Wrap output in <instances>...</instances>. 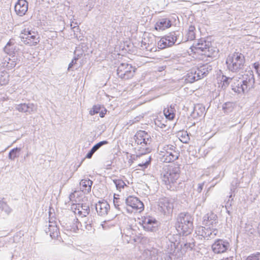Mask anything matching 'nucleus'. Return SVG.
<instances>
[{"mask_svg":"<svg viewBox=\"0 0 260 260\" xmlns=\"http://www.w3.org/2000/svg\"><path fill=\"white\" fill-rule=\"evenodd\" d=\"M101 225L103 230H109L114 226V220L113 219L105 220Z\"/></svg>","mask_w":260,"mask_h":260,"instance_id":"obj_33","label":"nucleus"},{"mask_svg":"<svg viewBox=\"0 0 260 260\" xmlns=\"http://www.w3.org/2000/svg\"><path fill=\"white\" fill-rule=\"evenodd\" d=\"M253 67L255 69L258 76L260 77V63L259 62H255L253 63Z\"/></svg>","mask_w":260,"mask_h":260,"instance_id":"obj_42","label":"nucleus"},{"mask_svg":"<svg viewBox=\"0 0 260 260\" xmlns=\"http://www.w3.org/2000/svg\"><path fill=\"white\" fill-rule=\"evenodd\" d=\"M193 219L192 216L188 214H181L180 217V224L179 228L181 229L183 235H187L191 232L193 228Z\"/></svg>","mask_w":260,"mask_h":260,"instance_id":"obj_9","label":"nucleus"},{"mask_svg":"<svg viewBox=\"0 0 260 260\" xmlns=\"http://www.w3.org/2000/svg\"><path fill=\"white\" fill-rule=\"evenodd\" d=\"M172 26L171 21L168 18H162L157 21L155 24V29L157 31H164Z\"/></svg>","mask_w":260,"mask_h":260,"instance_id":"obj_16","label":"nucleus"},{"mask_svg":"<svg viewBox=\"0 0 260 260\" xmlns=\"http://www.w3.org/2000/svg\"><path fill=\"white\" fill-rule=\"evenodd\" d=\"M136 70L137 68L132 64L123 62L117 67V75L121 79L127 80L134 76Z\"/></svg>","mask_w":260,"mask_h":260,"instance_id":"obj_6","label":"nucleus"},{"mask_svg":"<svg viewBox=\"0 0 260 260\" xmlns=\"http://www.w3.org/2000/svg\"><path fill=\"white\" fill-rule=\"evenodd\" d=\"M94 153V152H93L92 150L90 149V150L86 154V158H91Z\"/></svg>","mask_w":260,"mask_h":260,"instance_id":"obj_49","label":"nucleus"},{"mask_svg":"<svg viewBox=\"0 0 260 260\" xmlns=\"http://www.w3.org/2000/svg\"><path fill=\"white\" fill-rule=\"evenodd\" d=\"M75 212H77L78 214L81 216V217H86L90 212V209L89 205L86 204H78L76 205Z\"/></svg>","mask_w":260,"mask_h":260,"instance_id":"obj_19","label":"nucleus"},{"mask_svg":"<svg viewBox=\"0 0 260 260\" xmlns=\"http://www.w3.org/2000/svg\"><path fill=\"white\" fill-rule=\"evenodd\" d=\"M168 47H169V46L168 45L166 39H165L164 37H162L157 43L158 48L159 49H163Z\"/></svg>","mask_w":260,"mask_h":260,"instance_id":"obj_35","label":"nucleus"},{"mask_svg":"<svg viewBox=\"0 0 260 260\" xmlns=\"http://www.w3.org/2000/svg\"><path fill=\"white\" fill-rule=\"evenodd\" d=\"M17 58L15 56H13L12 58L7 56L3 59L2 64L3 67L6 68L8 70H12L17 64Z\"/></svg>","mask_w":260,"mask_h":260,"instance_id":"obj_20","label":"nucleus"},{"mask_svg":"<svg viewBox=\"0 0 260 260\" xmlns=\"http://www.w3.org/2000/svg\"><path fill=\"white\" fill-rule=\"evenodd\" d=\"M159 159L164 163H169L177 160L179 156V152L176 147L173 145H166L160 150Z\"/></svg>","mask_w":260,"mask_h":260,"instance_id":"obj_4","label":"nucleus"},{"mask_svg":"<svg viewBox=\"0 0 260 260\" xmlns=\"http://www.w3.org/2000/svg\"><path fill=\"white\" fill-rule=\"evenodd\" d=\"M122 200L120 201V198L115 197V207L117 208L118 210H120V206L122 205Z\"/></svg>","mask_w":260,"mask_h":260,"instance_id":"obj_43","label":"nucleus"},{"mask_svg":"<svg viewBox=\"0 0 260 260\" xmlns=\"http://www.w3.org/2000/svg\"><path fill=\"white\" fill-rule=\"evenodd\" d=\"M166 120L164 119V118L161 116H157V117L154 120L155 124L157 126L161 128H164L166 127L167 124Z\"/></svg>","mask_w":260,"mask_h":260,"instance_id":"obj_28","label":"nucleus"},{"mask_svg":"<svg viewBox=\"0 0 260 260\" xmlns=\"http://www.w3.org/2000/svg\"><path fill=\"white\" fill-rule=\"evenodd\" d=\"M93 182L89 179H82L80 182V188L84 193H88L91 191Z\"/></svg>","mask_w":260,"mask_h":260,"instance_id":"obj_23","label":"nucleus"},{"mask_svg":"<svg viewBox=\"0 0 260 260\" xmlns=\"http://www.w3.org/2000/svg\"><path fill=\"white\" fill-rule=\"evenodd\" d=\"M213 233V235L214 236H216L217 235L218 230L216 228H212V229H210V233H208L207 235L206 233H205L204 235L202 234V235L204 237H207L209 236L210 235H211Z\"/></svg>","mask_w":260,"mask_h":260,"instance_id":"obj_41","label":"nucleus"},{"mask_svg":"<svg viewBox=\"0 0 260 260\" xmlns=\"http://www.w3.org/2000/svg\"><path fill=\"white\" fill-rule=\"evenodd\" d=\"M159 206L165 213H171L174 208L173 203L167 199H162L159 202Z\"/></svg>","mask_w":260,"mask_h":260,"instance_id":"obj_18","label":"nucleus"},{"mask_svg":"<svg viewBox=\"0 0 260 260\" xmlns=\"http://www.w3.org/2000/svg\"><path fill=\"white\" fill-rule=\"evenodd\" d=\"M81 221H79L78 219H76V222L80 223L82 228L84 227L87 231H91L92 229L91 226V218L90 219L89 218L81 217Z\"/></svg>","mask_w":260,"mask_h":260,"instance_id":"obj_24","label":"nucleus"},{"mask_svg":"<svg viewBox=\"0 0 260 260\" xmlns=\"http://www.w3.org/2000/svg\"><path fill=\"white\" fill-rule=\"evenodd\" d=\"M196 27L194 25H190L188 27L186 36L187 40H193L196 38Z\"/></svg>","mask_w":260,"mask_h":260,"instance_id":"obj_30","label":"nucleus"},{"mask_svg":"<svg viewBox=\"0 0 260 260\" xmlns=\"http://www.w3.org/2000/svg\"><path fill=\"white\" fill-rule=\"evenodd\" d=\"M21 151L20 148H15L12 149L9 153V158L11 160H14L16 157L19 156V153Z\"/></svg>","mask_w":260,"mask_h":260,"instance_id":"obj_32","label":"nucleus"},{"mask_svg":"<svg viewBox=\"0 0 260 260\" xmlns=\"http://www.w3.org/2000/svg\"><path fill=\"white\" fill-rule=\"evenodd\" d=\"M202 230H204L208 231V228H205V227H204V228H203V227H202Z\"/></svg>","mask_w":260,"mask_h":260,"instance_id":"obj_56","label":"nucleus"},{"mask_svg":"<svg viewBox=\"0 0 260 260\" xmlns=\"http://www.w3.org/2000/svg\"><path fill=\"white\" fill-rule=\"evenodd\" d=\"M151 160V158L149 157L148 160L144 163L139 164V166L142 168L143 169H145L149 165Z\"/></svg>","mask_w":260,"mask_h":260,"instance_id":"obj_45","label":"nucleus"},{"mask_svg":"<svg viewBox=\"0 0 260 260\" xmlns=\"http://www.w3.org/2000/svg\"><path fill=\"white\" fill-rule=\"evenodd\" d=\"M45 232L49 234L50 236L52 239H55L58 237L59 231L58 228L57 227L55 223H52V224H49L47 228L45 229Z\"/></svg>","mask_w":260,"mask_h":260,"instance_id":"obj_21","label":"nucleus"},{"mask_svg":"<svg viewBox=\"0 0 260 260\" xmlns=\"http://www.w3.org/2000/svg\"><path fill=\"white\" fill-rule=\"evenodd\" d=\"M137 149L140 154L149 153L151 150V138L150 135L144 131L138 132L135 136Z\"/></svg>","mask_w":260,"mask_h":260,"instance_id":"obj_2","label":"nucleus"},{"mask_svg":"<svg viewBox=\"0 0 260 260\" xmlns=\"http://www.w3.org/2000/svg\"><path fill=\"white\" fill-rule=\"evenodd\" d=\"M245 62V56L239 52H235L229 55L226 60L228 69L232 72H238L243 70Z\"/></svg>","mask_w":260,"mask_h":260,"instance_id":"obj_3","label":"nucleus"},{"mask_svg":"<svg viewBox=\"0 0 260 260\" xmlns=\"http://www.w3.org/2000/svg\"><path fill=\"white\" fill-rule=\"evenodd\" d=\"M100 116L101 117H104V115H105V114L103 112H100Z\"/></svg>","mask_w":260,"mask_h":260,"instance_id":"obj_52","label":"nucleus"},{"mask_svg":"<svg viewBox=\"0 0 260 260\" xmlns=\"http://www.w3.org/2000/svg\"><path fill=\"white\" fill-rule=\"evenodd\" d=\"M230 243L223 239H216L211 246L213 252L215 254H221L227 251L230 247Z\"/></svg>","mask_w":260,"mask_h":260,"instance_id":"obj_10","label":"nucleus"},{"mask_svg":"<svg viewBox=\"0 0 260 260\" xmlns=\"http://www.w3.org/2000/svg\"><path fill=\"white\" fill-rule=\"evenodd\" d=\"M180 177V173L177 168L170 167L164 174L162 181L171 189Z\"/></svg>","mask_w":260,"mask_h":260,"instance_id":"obj_8","label":"nucleus"},{"mask_svg":"<svg viewBox=\"0 0 260 260\" xmlns=\"http://www.w3.org/2000/svg\"><path fill=\"white\" fill-rule=\"evenodd\" d=\"M142 55L148 57L149 53L152 52H155L157 51L156 48L154 47V45L152 43L147 44L145 42H143L141 44L140 48Z\"/></svg>","mask_w":260,"mask_h":260,"instance_id":"obj_17","label":"nucleus"},{"mask_svg":"<svg viewBox=\"0 0 260 260\" xmlns=\"http://www.w3.org/2000/svg\"><path fill=\"white\" fill-rule=\"evenodd\" d=\"M14 8L16 14L20 16H22L27 11L28 3L25 0H18Z\"/></svg>","mask_w":260,"mask_h":260,"instance_id":"obj_14","label":"nucleus"},{"mask_svg":"<svg viewBox=\"0 0 260 260\" xmlns=\"http://www.w3.org/2000/svg\"><path fill=\"white\" fill-rule=\"evenodd\" d=\"M114 159V157L111 158L110 160H107L105 162V166L106 167V169H111V166L113 163L112 160Z\"/></svg>","mask_w":260,"mask_h":260,"instance_id":"obj_47","label":"nucleus"},{"mask_svg":"<svg viewBox=\"0 0 260 260\" xmlns=\"http://www.w3.org/2000/svg\"><path fill=\"white\" fill-rule=\"evenodd\" d=\"M95 209L98 214L104 216L108 214L110 207L108 203L105 201H99L95 205Z\"/></svg>","mask_w":260,"mask_h":260,"instance_id":"obj_13","label":"nucleus"},{"mask_svg":"<svg viewBox=\"0 0 260 260\" xmlns=\"http://www.w3.org/2000/svg\"><path fill=\"white\" fill-rule=\"evenodd\" d=\"M164 114L166 118L169 120H172L175 117V109L171 106L164 109Z\"/></svg>","mask_w":260,"mask_h":260,"instance_id":"obj_25","label":"nucleus"},{"mask_svg":"<svg viewBox=\"0 0 260 260\" xmlns=\"http://www.w3.org/2000/svg\"><path fill=\"white\" fill-rule=\"evenodd\" d=\"M258 233L260 234V223H259L258 226Z\"/></svg>","mask_w":260,"mask_h":260,"instance_id":"obj_54","label":"nucleus"},{"mask_svg":"<svg viewBox=\"0 0 260 260\" xmlns=\"http://www.w3.org/2000/svg\"><path fill=\"white\" fill-rule=\"evenodd\" d=\"M200 79V77H198L197 71L194 70H191L187 73L186 76L185 81L187 83H191Z\"/></svg>","mask_w":260,"mask_h":260,"instance_id":"obj_26","label":"nucleus"},{"mask_svg":"<svg viewBox=\"0 0 260 260\" xmlns=\"http://www.w3.org/2000/svg\"><path fill=\"white\" fill-rule=\"evenodd\" d=\"M126 209L130 213H141L144 210L143 203L137 197L129 196L125 201Z\"/></svg>","mask_w":260,"mask_h":260,"instance_id":"obj_7","label":"nucleus"},{"mask_svg":"<svg viewBox=\"0 0 260 260\" xmlns=\"http://www.w3.org/2000/svg\"><path fill=\"white\" fill-rule=\"evenodd\" d=\"M115 184L116 185V188L117 189H121V188H123L125 186V183L122 180H116L115 181Z\"/></svg>","mask_w":260,"mask_h":260,"instance_id":"obj_38","label":"nucleus"},{"mask_svg":"<svg viewBox=\"0 0 260 260\" xmlns=\"http://www.w3.org/2000/svg\"><path fill=\"white\" fill-rule=\"evenodd\" d=\"M73 23H74V22H73V21H72V22H71V24H70L71 27V28H72V27L74 26V25H73Z\"/></svg>","mask_w":260,"mask_h":260,"instance_id":"obj_55","label":"nucleus"},{"mask_svg":"<svg viewBox=\"0 0 260 260\" xmlns=\"http://www.w3.org/2000/svg\"><path fill=\"white\" fill-rule=\"evenodd\" d=\"M210 70H211V66L208 64H204L199 67L196 71H197L198 77L201 79L206 76Z\"/></svg>","mask_w":260,"mask_h":260,"instance_id":"obj_22","label":"nucleus"},{"mask_svg":"<svg viewBox=\"0 0 260 260\" xmlns=\"http://www.w3.org/2000/svg\"><path fill=\"white\" fill-rule=\"evenodd\" d=\"M15 109L21 112H28L31 114L37 111V106L32 103H23L16 105Z\"/></svg>","mask_w":260,"mask_h":260,"instance_id":"obj_15","label":"nucleus"},{"mask_svg":"<svg viewBox=\"0 0 260 260\" xmlns=\"http://www.w3.org/2000/svg\"><path fill=\"white\" fill-rule=\"evenodd\" d=\"M2 210L4 211L7 214H9L11 212V209L6 203L3 204Z\"/></svg>","mask_w":260,"mask_h":260,"instance_id":"obj_44","label":"nucleus"},{"mask_svg":"<svg viewBox=\"0 0 260 260\" xmlns=\"http://www.w3.org/2000/svg\"><path fill=\"white\" fill-rule=\"evenodd\" d=\"M164 38L166 39L168 45H169V47L173 45L176 41V39L173 35L166 36L164 37Z\"/></svg>","mask_w":260,"mask_h":260,"instance_id":"obj_36","label":"nucleus"},{"mask_svg":"<svg viewBox=\"0 0 260 260\" xmlns=\"http://www.w3.org/2000/svg\"><path fill=\"white\" fill-rule=\"evenodd\" d=\"M249 82V80H245L241 83L238 79H234L232 84V90L239 93H244L248 89Z\"/></svg>","mask_w":260,"mask_h":260,"instance_id":"obj_12","label":"nucleus"},{"mask_svg":"<svg viewBox=\"0 0 260 260\" xmlns=\"http://www.w3.org/2000/svg\"><path fill=\"white\" fill-rule=\"evenodd\" d=\"M19 38L24 44L29 46L37 45L40 40L38 32L29 27H25L21 31Z\"/></svg>","mask_w":260,"mask_h":260,"instance_id":"obj_5","label":"nucleus"},{"mask_svg":"<svg viewBox=\"0 0 260 260\" xmlns=\"http://www.w3.org/2000/svg\"><path fill=\"white\" fill-rule=\"evenodd\" d=\"M72 29L73 30V31L74 32V35H76V32H78V30H79V26L77 25V22H75V25L74 26L72 27Z\"/></svg>","mask_w":260,"mask_h":260,"instance_id":"obj_48","label":"nucleus"},{"mask_svg":"<svg viewBox=\"0 0 260 260\" xmlns=\"http://www.w3.org/2000/svg\"><path fill=\"white\" fill-rule=\"evenodd\" d=\"M101 110V106L100 105H95L93 107L92 109L89 111V113L91 115L100 112Z\"/></svg>","mask_w":260,"mask_h":260,"instance_id":"obj_39","label":"nucleus"},{"mask_svg":"<svg viewBox=\"0 0 260 260\" xmlns=\"http://www.w3.org/2000/svg\"><path fill=\"white\" fill-rule=\"evenodd\" d=\"M141 224L145 231L152 232L157 228V221L150 216H144L141 217Z\"/></svg>","mask_w":260,"mask_h":260,"instance_id":"obj_11","label":"nucleus"},{"mask_svg":"<svg viewBox=\"0 0 260 260\" xmlns=\"http://www.w3.org/2000/svg\"><path fill=\"white\" fill-rule=\"evenodd\" d=\"M77 60H78L77 57H74V58L72 59V61L70 63V64L69 65L68 69V71H70L72 69L74 65H75L76 63Z\"/></svg>","mask_w":260,"mask_h":260,"instance_id":"obj_46","label":"nucleus"},{"mask_svg":"<svg viewBox=\"0 0 260 260\" xmlns=\"http://www.w3.org/2000/svg\"><path fill=\"white\" fill-rule=\"evenodd\" d=\"M233 78L227 77L225 76L222 75L220 77V84L222 88H226L228 87L231 81H233Z\"/></svg>","mask_w":260,"mask_h":260,"instance_id":"obj_31","label":"nucleus"},{"mask_svg":"<svg viewBox=\"0 0 260 260\" xmlns=\"http://www.w3.org/2000/svg\"><path fill=\"white\" fill-rule=\"evenodd\" d=\"M9 81V74L4 71L0 72V85H6Z\"/></svg>","mask_w":260,"mask_h":260,"instance_id":"obj_29","label":"nucleus"},{"mask_svg":"<svg viewBox=\"0 0 260 260\" xmlns=\"http://www.w3.org/2000/svg\"><path fill=\"white\" fill-rule=\"evenodd\" d=\"M76 191H75L74 192H72L69 196V199L70 201H73V199L75 198V193Z\"/></svg>","mask_w":260,"mask_h":260,"instance_id":"obj_50","label":"nucleus"},{"mask_svg":"<svg viewBox=\"0 0 260 260\" xmlns=\"http://www.w3.org/2000/svg\"><path fill=\"white\" fill-rule=\"evenodd\" d=\"M246 260H260V253L251 254L247 257Z\"/></svg>","mask_w":260,"mask_h":260,"instance_id":"obj_40","label":"nucleus"},{"mask_svg":"<svg viewBox=\"0 0 260 260\" xmlns=\"http://www.w3.org/2000/svg\"><path fill=\"white\" fill-rule=\"evenodd\" d=\"M108 142L107 141H101L94 145L91 149V150H92V151L95 153L101 146L105 144H108Z\"/></svg>","mask_w":260,"mask_h":260,"instance_id":"obj_37","label":"nucleus"},{"mask_svg":"<svg viewBox=\"0 0 260 260\" xmlns=\"http://www.w3.org/2000/svg\"><path fill=\"white\" fill-rule=\"evenodd\" d=\"M235 107V105L234 103L232 102H226L224 104L223 109L225 112H230L233 111Z\"/></svg>","mask_w":260,"mask_h":260,"instance_id":"obj_34","label":"nucleus"},{"mask_svg":"<svg viewBox=\"0 0 260 260\" xmlns=\"http://www.w3.org/2000/svg\"><path fill=\"white\" fill-rule=\"evenodd\" d=\"M75 54H76V52H75ZM74 57H77L78 60L79 58L80 57V54H75V56Z\"/></svg>","mask_w":260,"mask_h":260,"instance_id":"obj_53","label":"nucleus"},{"mask_svg":"<svg viewBox=\"0 0 260 260\" xmlns=\"http://www.w3.org/2000/svg\"><path fill=\"white\" fill-rule=\"evenodd\" d=\"M5 204V202L0 200V210H2L3 204Z\"/></svg>","mask_w":260,"mask_h":260,"instance_id":"obj_51","label":"nucleus"},{"mask_svg":"<svg viewBox=\"0 0 260 260\" xmlns=\"http://www.w3.org/2000/svg\"><path fill=\"white\" fill-rule=\"evenodd\" d=\"M15 47L14 44L11 40H10L4 47V50L6 53L11 55L14 53L15 50Z\"/></svg>","mask_w":260,"mask_h":260,"instance_id":"obj_27","label":"nucleus"},{"mask_svg":"<svg viewBox=\"0 0 260 260\" xmlns=\"http://www.w3.org/2000/svg\"><path fill=\"white\" fill-rule=\"evenodd\" d=\"M217 53L218 50L211 42L200 39L190 47L189 55L196 59L204 60L215 57Z\"/></svg>","mask_w":260,"mask_h":260,"instance_id":"obj_1","label":"nucleus"}]
</instances>
